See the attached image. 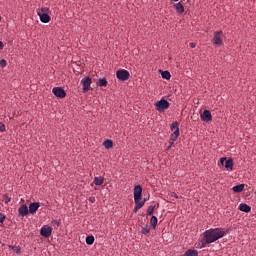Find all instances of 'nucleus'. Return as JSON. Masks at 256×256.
I'll return each mask as SVG.
<instances>
[{"instance_id": "obj_1", "label": "nucleus", "mask_w": 256, "mask_h": 256, "mask_svg": "<svg viewBox=\"0 0 256 256\" xmlns=\"http://www.w3.org/2000/svg\"><path fill=\"white\" fill-rule=\"evenodd\" d=\"M226 235L227 230H225V228H210L209 230H205L203 233L202 241L200 243V248H206L208 245L215 243Z\"/></svg>"}, {"instance_id": "obj_2", "label": "nucleus", "mask_w": 256, "mask_h": 256, "mask_svg": "<svg viewBox=\"0 0 256 256\" xmlns=\"http://www.w3.org/2000/svg\"><path fill=\"white\" fill-rule=\"evenodd\" d=\"M156 110L160 113L164 112L165 110L169 109L170 102L167 99L162 98L161 100L155 103Z\"/></svg>"}, {"instance_id": "obj_3", "label": "nucleus", "mask_w": 256, "mask_h": 256, "mask_svg": "<svg viewBox=\"0 0 256 256\" xmlns=\"http://www.w3.org/2000/svg\"><path fill=\"white\" fill-rule=\"evenodd\" d=\"M116 77H117V79H118L119 81H121V82H126V81H128L129 78H130V73H129V71L126 70V69H120V70L117 71Z\"/></svg>"}, {"instance_id": "obj_4", "label": "nucleus", "mask_w": 256, "mask_h": 256, "mask_svg": "<svg viewBox=\"0 0 256 256\" xmlns=\"http://www.w3.org/2000/svg\"><path fill=\"white\" fill-rule=\"evenodd\" d=\"M91 84L92 79L89 76H86L81 80V85L83 86V93H87L90 90Z\"/></svg>"}, {"instance_id": "obj_5", "label": "nucleus", "mask_w": 256, "mask_h": 256, "mask_svg": "<svg viewBox=\"0 0 256 256\" xmlns=\"http://www.w3.org/2000/svg\"><path fill=\"white\" fill-rule=\"evenodd\" d=\"M52 92H53L54 96H56L57 98L63 99L66 97V92L61 87H54L52 89Z\"/></svg>"}, {"instance_id": "obj_6", "label": "nucleus", "mask_w": 256, "mask_h": 256, "mask_svg": "<svg viewBox=\"0 0 256 256\" xmlns=\"http://www.w3.org/2000/svg\"><path fill=\"white\" fill-rule=\"evenodd\" d=\"M223 31H216L214 34L213 43L216 46H221L223 44L222 41Z\"/></svg>"}, {"instance_id": "obj_7", "label": "nucleus", "mask_w": 256, "mask_h": 256, "mask_svg": "<svg viewBox=\"0 0 256 256\" xmlns=\"http://www.w3.org/2000/svg\"><path fill=\"white\" fill-rule=\"evenodd\" d=\"M225 162V168L229 170H233L234 162L232 158L226 159V157L221 158V164L224 165Z\"/></svg>"}, {"instance_id": "obj_8", "label": "nucleus", "mask_w": 256, "mask_h": 256, "mask_svg": "<svg viewBox=\"0 0 256 256\" xmlns=\"http://www.w3.org/2000/svg\"><path fill=\"white\" fill-rule=\"evenodd\" d=\"M142 197V187L141 185H137L134 188V201L137 203L141 200Z\"/></svg>"}, {"instance_id": "obj_9", "label": "nucleus", "mask_w": 256, "mask_h": 256, "mask_svg": "<svg viewBox=\"0 0 256 256\" xmlns=\"http://www.w3.org/2000/svg\"><path fill=\"white\" fill-rule=\"evenodd\" d=\"M51 233H52V228L51 226H42L41 230H40V235L45 237V238H48L51 236Z\"/></svg>"}, {"instance_id": "obj_10", "label": "nucleus", "mask_w": 256, "mask_h": 256, "mask_svg": "<svg viewBox=\"0 0 256 256\" xmlns=\"http://www.w3.org/2000/svg\"><path fill=\"white\" fill-rule=\"evenodd\" d=\"M37 15L40 17V21L43 24H47L51 21L50 15L47 13H41L40 10H37Z\"/></svg>"}, {"instance_id": "obj_11", "label": "nucleus", "mask_w": 256, "mask_h": 256, "mask_svg": "<svg viewBox=\"0 0 256 256\" xmlns=\"http://www.w3.org/2000/svg\"><path fill=\"white\" fill-rule=\"evenodd\" d=\"M201 119L206 123L212 121L213 117L210 110L205 109L204 112L201 114Z\"/></svg>"}, {"instance_id": "obj_12", "label": "nucleus", "mask_w": 256, "mask_h": 256, "mask_svg": "<svg viewBox=\"0 0 256 256\" xmlns=\"http://www.w3.org/2000/svg\"><path fill=\"white\" fill-rule=\"evenodd\" d=\"M40 204L39 202H32L31 204H29V213L30 214H35L36 211L39 209Z\"/></svg>"}, {"instance_id": "obj_13", "label": "nucleus", "mask_w": 256, "mask_h": 256, "mask_svg": "<svg viewBox=\"0 0 256 256\" xmlns=\"http://www.w3.org/2000/svg\"><path fill=\"white\" fill-rule=\"evenodd\" d=\"M18 212H19V216H20V217H25V216H27L28 213H29V210H28L26 204H23L22 206H20Z\"/></svg>"}, {"instance_id": "obj_14", "label": "nucleus", "mask_w": 256, "mask_h": 256, "mask_svg": "<svg viewBox=\"0 0 256 256\" xmlns=\"http://www.w3.org/2000/svg\"><path fill=\"white\" fill-rule=\"evenodd\" d=\"M171 131H174V133L178 132V136L180 135L179 122L178 121H174L171 124Z\"/></svg>"}, {"instance_id": "obj_15", "label": "nucleus", "mask_w": 256, "mask_h": 256, "mask_svg": "<svg viewBox=\"0 0 256 256\" xmlns=\"http://www.w3.org/2000/svg\"><path fill=\"white\" fill-rule=\"evenodd\" d=\"M146 199L142 200L141 202H135L136 206L134 208V213H137L145 205Z\"/></svg>"}, {"instance_id": "obj_16", "label": "nucleus", "mask_w": 256, "mask_h": 256, "mask_svg": "<svg viewBox=\"0 0 256 256\" xmlns=\"http://www.w3.org/2000/svg\"><path fill=\"white\" fill-rule=\"evenodd\" d=\"M94 184L96 186H101L104 184V178L102 176H95L94 178Z\"/></svg>"}, {"instance_id": "obj_17", "label": "nucleus", "mask_w": 256, "mask_h": 256, "mask_svg": "<svg viewBox=\"0 0 256 256\" xmlns=\"http://www.w3.org/2000/svg\"><path fill=\"white\" fill-rule=\"evenodd\" d=\"M179 136H178V131H176V132H173L172 134H171V137H170V141H169V146H173V144H174V142L177 140V138H178Z\"/></svg>"}, {"instance_id": "obj_18", "label": "nucleus", "mask_w": 256, "mask_h": 256, "mask_svg": "<svg viewBox=\"0 0 256 256\" xmlns=\"http://www.w3.org/2000/svg\"><path fill=\"white\" fill-rule=\"evenodd\" d=\"M244 188H245V184H238L233 187V191L235 193H241L243 192Z\"/></svg>"}, {"instance_id": "obj_19", "label": "nucleus", "mask_w": 256, "mask_h": 256, "mask_svg": "<svg viewBox=\"0 0 256 256\" xmlns=\"http://www.w3.org/2000/svg\"><path fill=\"white\" fill-rule=\"evenodd\" d=\"M239 210L245 213H249L251 211V206H248V204H240Z\"/></svg>"}, {"instance_id": "obj_20", "label": "nucleus", "mask_w": 256, "mask_h": 256, "mask_svg": "<svg viewBox=\"0 0 256 256\" xmlns=\"http://www.w3.org/2000/svg\"><path fill=\"white\" fill-rule=\"evenodd\" d=\"M175 9L179 14H183L185 12L184 6L181 2L175 4Z\"/></svg>"}, {"instance_id": "obj_21", "label": "nucleus", "mask_w": 256, "mask_h": 256, "mask_svg": "<svg viewBox=\"0 0 256 256\" xmlns=\"http://www.w3.org/2000/svg\"><path fill=\"white\" fill-rule=\"evenodd\" d=\"M184 256H199L198 250H186Z\"/></svg>"}, {"instance_id": "obj_22", "label": "nucleus", "mask_w": 256, "mask_h": 256, "mask_svg": "<svg viewBox=\"0 0 256 256\" xmlns=\"http://www.w3.org/2000/svg\"><path fill=\"white\" fill-rule=\"evenodd\" d=\"M108 85V81L106 78H100L99 81L97 82L98 87H106Z\"/></svg>"}, {"instance_id": "obj_23", "label": "nucleus", "mask_w": 256, "mask_h": 256, "mask_svg": "<svg viewBox=\"0 0 256 256\" xmlns=\"http://www.w3.org/2000/svg\"><path fill=\"white\" fill-rule=\"evenodd\" d=\"M103 145L106 149H111L113 148V141L111 139H107L104 141Z\"/></svg>"}, {"instance_id": "obj_24", "label": "nucleus", "mask_w": 256, "mask_h": 256, "mask_svg": "<svg viewBox=\"0 0 256 256\" xmlns=\"http://www.w3.org/2000/svg\"><path fill=\"white\" fill-rule=\"evenodd\" d=\"M161 76H162V78L163 79H165V80H170V78H171V74H170V72L169 71H162L161 72Z\"/></svg>"}, {"instance_id": "obj_25", "label": "nucleus", "mask_w": 256, "mask_h": 256, "mask_svg": "<svg viewBox=\"0 0 256 256\" xmlns=\"http://www.w3.org/2000/svg\"><path fill=\"white\" fill-rule=\"evenodd\" d=\"M157 223H158V218H157V216H152L151 221H150V224H151L152 228L155 229L156 226H157Z\"/></svg>"}, {"instance_id": "obj_26", "label": "nucleus", "mask_w": 256, "mask_h": 256, "mask_svg": "<svg viewBox=\"0 0 256 256\" xmlns=\"http://www.w3.org/2000/svg\"><path fill=\"white\" fill-rule=\"evenodd\" d=\"M94 241H95L94 236H87L86 237V244L87 245H93Z\"/></svg>"}, {"instance_id": "obj_27", "label": "nucleus", "mask_w": 256, "mask_h": 256, "mask_svg": "<svg viewBox=\"0 0 256 256\" xmlns=\"http://www.w3.org/2000/svg\"><path fill=\"white\" fill-rule=\"evenodd\" d=\"M141 233H142L143 235L149 234V233H150V226H144V228H142Z\"/></svg>"}, {"instance_id": "obj_28", "label": "nucleus", "mask_w": 256, "mask_h": 256, "mask_svg": "<svg viewBox=\"0 0 256 256\" xmlns=\"http://www.w3.org/2000/svg\"><path fill=\"white\" fill-rule=\"evenodd\" d=\"M11 250H13L16 254L21 253V248L19 246H12Z\"/></svg>"}, {"instance_id": "obj_29", "label": "nucleus", "mask_w": 256, "mask_h": 256, "mask_svg": "<svg viewBox=\"0 0 256 256\" xmlns=\"http://www.w3.org/2000/svg\"><path fill=\"white\" fill-rule=\"evenodd\" d=\"M154 209H155V206H150L148 209H147V215L148 216H151L154 212Z\"/></svg>"}, {"instance_id": "obj_30", "label": "nucleus", "mask_w": 256, "mask_h": 256, "mask_svg": "<svg viewBox=\"0 0 256 256\" xmlns=\"http://www.w3.org/2000/svg\"><path fill=\"white\" fill-rule=\"evenodd\" d=\"M51 225L57 229L60 226V222L58 220H52Z\"/></svg>"}, {"instance_id": "obj_31", "label": "nucleus", "mask_w": 256, "mask_h": 256, "mask_svg": "<svg viewBox=\"0 0 256 256\" xmlns=\"http://www.w3.org/2000/svg\"><path fill=\"white\" fill-rule=\"evenodd\" d=\"M7 66V62L5 59L0 60V67L5 68Z\"/></svg>"}, {"instance_id": "obj_32", "label": "nucleus", "mask_w": 256, "mask_h": 256, "mask_svg": "<svg viewBox=\"0 0 256 256\" xmlns=\"http://www.w3.org/2000/svg\"><path fill=\"white\" fill-rule=\"evenodd\" d=\"M41 14H46L49 11L48 7H42L40 10Z\"/></svg>"}, {"instance_id": "obj_33", "label": "nucleus", "mask_w": 256, "mask_h": 256, "mask_svg": "<svg viewBox=\"0 0 256 256\" xmlns=\"http://www.w3.org/2000/svg\"><path fill=\"white\" fill-rule=\"evenodd\" d=\"M6 128L4 123L0 122V132H5Z\"/></svg>"}, {"instance_id": "obj_34", "label": "nucleus", "mask_w": 256, "mask_h": 256, "mask_svg": "<svg viewBox=\"0 0 256 256\" xmlns=\"http://www.w3.org/2000/svg\"><path fill=\"white\" fill-rule=\"evenodd\" d=\"M5 220L4 214H0V223H3Z\"/></svg>"}, {"instance_id": "obj_35", "label": "nucleus", "mask_w": 256, "mask_h": 256, "mask_svg": "<svg viewBox=\"0 0 256 256\" xmlns=\"http://www.w3.org/2000/svg\"><path fill=\"white\" fill-rule=\"evenodd\" d=\"M196 47V44L195 43H190V48L194 49Z\"/></svg>"}, {"instance_id": "obj_36", "label": "nucleus", "mask_w": 256, "mask_h": 256, "mask_svg": "<svg viewBox=\"0 0 256 256\" xmlns=\"http://www.w3.org/2000/svg\"><path fill=\"white\" fill-rule=\"evenodd\" d=\"M89 201H90L91 203H94V202H95V197H90V198H89Z\"/></svg>"}, {"instance_id": "obj_37", "label": "nucleus", "mask_w": 256, "mask_h": 256, "mask_svg": "<svg viewBox=\"0 0 256 256\" xmlns=\"http://www.w3.org/2000/svg\"><path fill=\"white\" fill-rule=\"evenodd\" d=\"M3 48H4L3 42L0 41V51L3 50Z\"/></svg>"}, {"instance_id": "obj_38", "label": "nucleus", "mask_w": 256, "mask_h": 256, "mask_svg": "<svg viewBox=\"0 0 256 256\" xmlns=\"http://www.w3.org/2000/svg\"><path fill=\"white\" fill-rule=\"evenodd\" d=\"M173 197H175L176 199H178V195L176 193L173 194Z\"/></svg>"}, {"instance_id": "obj_39", "label": "nucleus", "mask_w": 256, "mask_h": 256, "mask_svg": "<svg viewBox=\"0 0 256 256\" xmlns=\"http://www.w3.org/2000/svg\"><path fill=\"white\" fill-rule=\"evenodd\" d=\"M171 147H172V146H171V145H169V146H168V148H167V150H170V149H171Z\"/></svg>"}, {"instance_id": "obj_40", "label": "nucleus", "mask_w": 256, "mask_h": 256, "mask_svg": "<svg viewBox=\"0 0 256 256\" xmlns=\"http://www.w3.org/2000/svg\"><path fill=\"white\" fill-rule=\"evenodd\" d=\"M179 0H174V2H178Z\"/></svg>"}, {"instance_id": "obj_41", "label": "nucleus", "mask_w": 256, "mask_h": 256, "mask_svg": "<svg viewBox=\"0 0 256 256\" xmlns=\"http://www.w3.org/2000/svg\"><path fill=\"white\" fill-rule=\"evenodd\" d=\"M0 22H1V16H0Z\"/></svg>"}]
</instances>
